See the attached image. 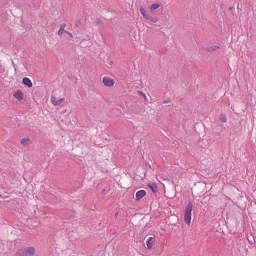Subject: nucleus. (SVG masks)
I'll list each match as a JSON object with an SVG mask.
<instances>
[{"mask_svg":"<svg viewBox=\"0 0 256 256\" xmlns=\"http://www.w3.org/2000/svg\"><path fill=\"white\" fill-rule=\"evenodd\" d=\"M102 83L104 86L110 87L114 85L115 82L113 79L108 76H104L102 78Z\"/></svg>","mask_w":256,"mask_h":256,"instance_id":"7ed1b4c3","label":"nucleus"},{"mask_svg":"<svg viewBox=\"0 0 256 256\" xmlns=\"http://www.w3.org/2000/svg\"><path fill=\"white\" fill-rule=\"evenodd\" d=\"M20 142L23 146H27L30 142V139L29 138H23L22 139Z\"/></svg>","mask_w":256,"mask_h":256,"instance_id":"ddd939ff","label":"nucleus"},{"mask_svg":"<svg viewBox=\"0 0 256 256\" xmlns=\"http://www.w3.org/2000/svg\"><path fill=\"white\" fill-rule=\"evenodd\" d=\"M102 22L100 18H96V20L94 21L95 25H99L102 24Z\"/></svg>","mask_w":256,"mask_h":256,"instance_id":"f3484780","label":"nucleus"},{"mask_svg":"<svg viewBox=\"0 0 256 256\" xmlns=\"http://www.w3.org/2000/svg\"><path fill=\"white\" fill-rule=\"evenodd\" d=\"M193 204L189 201L184 209V221L187 225H190L191 222V214Z\"/></svg>","mask_w":256,"mask_h":256,"instance_id":"f03ea898","label":"nucleus"},{"mask_svg":"<svg viewBox=\"0 0 256 256\" xmlns=\"http://www.w3.org/2000/svg\"><path fill=\"white\" fill-rule=\"evenodd\" d=\"M118 212H116L115 213V216H116V218H117V217H118Z\"/></svg>","mask_w":256,"mask_h":256,"instance_id":"4be33fe9","label":"nucleus"},{"mask_svg":"<svg viewBox=\"0 0 256 256\" xmlns=\"http://www.w3.org/2000/svg\"><path fill=\"white\" fill-rule=\"evenodd\" d=\"M138 92L140 94V96H142V97H144V98L145 99L146 101L148 100L146 98V95L144 92Z\"/></svg>","mask_w":256,"mask_h":256,"instance_id":"6ab92c4d","label":"nucleus"},{"mask_svg":"<svg viewBox=\"0 0 256 256\" xmlns=\"http://www.w3.org/2000/svg\"><path fill=\"white\" fill-rule=\"evenodd\" d=\"M13 96L20 102L24 99V94L20 90H18L13 94Z\"/></svg>","mask_w":256,"mask_h":256,"instance_id":"423d86ee","label":"nucleus"},{"mask_svg":"<svg viewBox=\"0 0 256 256\" xmlns=\"http://www.w3.org/2000/svg\"><path fill=\"white\" fill-rule=\"evenodd\" d=\"M51 100L53 104L56 106L60 104L61 103L64 101V98H60L58 100H56L55 98L52 96Z\"/></svg>","mask_w":256,"mask_h":256,"instance_id":"1a4fd4ad","label":"nucleus"},{"mask_svg":"<svg viewBox=\"0 0 256 256\" xmlns=\"http://www.w3.org/2000/svg\"><path fill=\"white\" fill-rule=\"evenodd\" d=\"M65 25H64V26H61L60 29L59 30L58 32V35L59 36H62V34H64V32H65V30H64V27Z\"/></svg>","mask_w":256,"mask_h":256,"instance_id":"2eb2a0df","label":"nucleus"},{"mask_svg":"<svg viewBox=\"0 0 256 256\" xmlns=\"http://www.w3.org/2000/svg\"><path fill=\"white\" fill-rule=\"evenodd\" d=\"M102 194L104 195L106 194V190L105 189H103L102 191Z\"/></svg>","mask_w":256,"mask_h":256,"instance_id":"aec40b11","label":"nucleus"},{"mask_svg":"<svg viewBox=\"0 0 256 256\" xmlns=\"http://www.w3.org/2000/svg\"><path fill=\"white\" fill-rule=\"evenodd\" d=\"M140 10L142 15L144 18L146 19L147 18H148V16L150 14H147L146 10L144 8H142V6H140Z\"/></svg>","mask_w":256,"mask_h":256,"instance_id":"f8f14e48","label":"nucleus"},{"mask_svg":"<svg viewBox=\"0 0 256 256\" xmlns=\"http://www.w3.org/2000/svg\"><path fill=\"white\" fill-rule=\"evenodd\" d=\"M22 80V84L28 88H30L32 86V83L31 80L28 78L24 77Z\"/></svg>","mask_w":256,"mask_h":256,"instance_id":"6e6552de","label":"nucleus"},{"mask_svg":"<svg viewBox=\"0 0 256 256\" xmlns=\"http://www.w3.org/2000/svg\"><path fill=\"white\" fill-rule=\"evenodd\" d=\"M148 188L150 189V190L153 192V196H152V198H154V196L156 197V194L158 192V187L156 184V183L154 182H152L150 184H148Z\"/></svg>","mask_w":256,"mask_h":256,"instance_id":"20e7f679","label":"nucleus"},{"mask_svg":"<svg viewBox=\"0 0 256 256\" xmlns=\"http://www.w3.org/2000/svg\"><path fill=\"white\" fill-rule=\"evenodd\" d=\"M35 252L36 248L34 246L22 248L17 250L16 256H32Z\"/></svg>","mask_w":256,"mask_h":256,"instance_id":"f257e3e1","label":"nucleus"},{"mask_svg":"<svg viewBox=\"0 0 256 256\" xmlns=\"http://www.w3.org/2000/svg\"><path fill=\"white\" fill-rule=\"evenodd\" d=\"M146 20H149L150 22L155 23L158 21L159 18L157 16H154L149 14L148 18H147Z\"/></svg>","mask_w":256,"mask_h":256,"instance_id":"9b49d317","label":"nucleus"},{"mask_svg":"<svg viewBox=\"0 0 256 256\" xmlns=\"http://www.w3.org/2000/svg\"><path fill=\"white\" fill-rule=\"evenodd\" d=\"M168 104V106H170V104H172L171 101L170 99H168L166 100L161 102V104Z\"/></svg>","mask_w":256,"mask_h":256,"instance_id":"a211bd4d","label":"nucleus"},{"mask_svg":"<svg viewBox=\"0 0 256 256\" xmlns=\"http://www.w3.org/2000/svg\"><path fill=\"white\" fill-rule=\"evenodd\" d=\"M218 48H219V46H218L214 45V46H208L206 48V50L208 52H212L216 50Z\"/></svg>","mask_w":256,"mask_h":256,"instance_id":"9d476101","label":"nucleus"},{"mask_svg":"<svg viewBox=\"0 0 256 256\" xmlns=\"http://www.w3.org/2000/svg\"><path fill=\"white\" fill-rule=\"evenodd\" d=\"M155 241L154 237H150L146 241V244L147 248L150 250L151 249L154 242Z\"/></svg>","mask_w":256,"mask_h":256,"instance_id":"0eeeda50","label":"nucleus"},{"mask_svg":"<svg viewBox=\"0 0 256 256\" xmlns=\"http://www.w3.org/2000/svg\"><path fill=\"white\" fill-rule=\"evenodd\" d=\"M160 6V4L158 3H154L151 5L150 10V12H152L156 9L158 8Z\"/></svg>","mask_w":256,"mask_h":256,"instance_id":"4468645a","label":"nucleus"},{"mask_svg":"<svg viewBox=\"0 0 256 256\" xmlns=\"http://www.w3.org/2000/svg\"><path fill=\"white\" fill-rule=\"evenodd\" d=\"M220 120L222 122H226V116L224 114H222L220 116Z\"/></svg>","mask_w":256,"mask_h":256,"instance_id":"dca6fc26","label":"nucleus"},{"mask_svg":"<svg viewBox=\"0 0 256 256\" xmlns=\"http://www.w3.org/2000/svg\"><path fill=\"white\" fill-rule=\"evenodd\" d=\"M68 34V36H70L71 38H72L73 36L71 33L69 32V34Z\"/></svg>","mask_w":256,"mask_h":256,"instance_id":"412c9836","label":"nucleus"},{"mask_svg":"<svg viewBox=\"0 0 256 256\" xmlns=\"http://www.w3.org/2000/svg\"><path fill=\"white\" fill-rule=\"evenodd\" d=\"M64 34H69V32H68V31H66V30H65V32H64Z\"/></svg>","mask_w":256,"mask_h":256,"instance_id":"5701e85b","label":"nucleus"},{"mask_svg":"<svg viewBox=\"0 0 256 256\" xmlns=\"http://www.w3.org/2000/svg\"><path fill=\"white\" fill-rule=\"evenodd\" d=\"M146 194V192L145 190H142L138 191L136 194L135 200L138 201Z\"/></svg>","mask_w":256,"mask_h":256,"instance_id":"39448f33","label":"nucleus"}]
</instances>
